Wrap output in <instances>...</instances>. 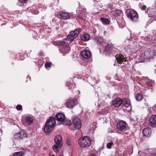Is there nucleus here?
Segmentation results:
<instances>
[{
    "instance_id": "f257e3e1",
    "label": "nucleus",
    "mask_w": 156,
    "mask_h": 156,
    "mask_svg": "<svg viewBox=\"0 0 156 156\" xmlns=\"http://www.w3.org/2000/svg\"><path fill=\"white\" fill-rule=\"evenodd\" d=\"M79 33L78 29H76L74 31H71L67 37L63 41L59 42V49L60 53L62 54L68 53L70 51V48L68 44L73 41L76 38Z\"/></svg>"
},
{
    "instance_id": "f03ea898",
    "label": "nucleus",
    "mask_w": 156,
    "mask_h": 156,
    "mask_svg": "<svg viewBox=\"0 0 156 156\" xmlns=\"http://www.w3.org/2000/svg\"><path fill=\"white\" fill-rule=\"evenodd\" d=\"M117 128L119 133L122 134H127L129 132V129L126 123L123 121H119L117 124Z\"/></svg>"
},
{
    "instance_id": "7ed1b4c3",
    "label": "nucleus",
    "mask_w": 156,
    "mask_h": 156,
    "mask_svg": "<svg viewBox=\"0 0 156 156\" xmlns=\"http://www.w3.org/2000/svg\"><path fill=\"white\" fill-rule=\"evenodd\" d=\"M78 145L82 147H87L90 146L91 141L90 138L87 136L80 138L78 140Z\"/></svg>"
},
{
    "instance_id": "20e7f679",
    "label": "nucleus",
    "mask_w": 156,
    "mask_h": 156,
    "mask_svg": "<svg viewBox=\"0 0 156 156\" xmlns=\"http://www.w3.org/2000/svg\"><path fill=\"white\" fill-rule=\"evenodd\" d=\"M127 16L130 18L131 21L134 22H136L138 18V15L137 12L133 10L129 11Z\"/></svg>"
},
{
    "instance_id": "39448f33",
    "label": "nucleus",
    "mask_w": 156,
    "mask_h": 156,
    "mask_svg": "<svg viewBox=\"0 0 156 156\" xmlns=\"http://www.w3.org/2000/svg\"><path fill=\"white\" fill-rule=\"evenodd\" d=\"M86 14V10L85 9L80 8L78 12V18L81 20L85 19V17Z\"/></svg>"
},
{
    "instance_id": "423d86ee",
    "label": "nucleus",
    "mask_w": 156,
    "mask_h": 156,
    "mask_svg": "<svg viewBox=\"0 0 156 156\" xmlns=\"http://www.w3.org/2000/svg\"><path fill=\"white\" fill-rule=\"evenodd\" d=\"M73 123L74 125L75 128L77 129H80L81 126V123L80 119L77 117H75L73 119Z\"/></svg>"
},
{
    "instance_id": "0eeeda50",
    "label": "nucleus",
    "mask_w": 156,
    "mask_h": 156,
    "mask_svg": "<svg viewBox=\"0 0 156 156\" xmlns=\"http://www.w3.org/2000/svg\"><path fill=\"white\" fill-rule=\"evenodd\" d=\"M58 18L64 20H66L70 17V15L68 12H60L58 15Z\"/></svg>"
},
{
    "instance_id": "6e6552de",
    "label": "nucleus",
    "mask_w": 156,
    "mask_h": 156,
    "mask_svg": "<svg viewBox=\"0 0 156 156\" xmlns=\"http://www.w3.org/2000/svg\"><path fill=\"white\" fill-rule=\"evenodd\" d=\"M123 102V100L120 98L114 99L112 101V105L115 107H118L120 106Z\"/></svg>"
},
{
    "instance_id": "1a4fd4ad",
    "label": "nucleus",
    "mask_w": 156,
    "mask_h": 156,
    "mask_svg": "<svg viewBox=\"0 0 156 156\" xmlns=\"http://www.w3.org/2000/svg\"><path fill=\"white\" fill-rule=\"evenodd\" d=\"M14 137L16 139L21 140L23 138L27 137V135L24 132L21 131L15 134L14 135Z\"/></svg>"
},
{
    "instance_id": "9d476101",
    "label": "nucleus",
    "mask_w": 156,
    "mask_h": 156,
    "mask_svg": "<svg viewBox=\"0 0 156 156\" xmlns=\"http://www.w3.org/2000/svg\"><path fill=\"white\" fill-rule=\"evenodd\" d=\"M82 56L84 58L88 59L91 56V53L90 51L87 50H84L81 52Z\"/></svg>"
},
{
    "instance_id": "9b49d317",
    "label": "nucleus",
    "mask_w": 156,
    "mask_h": 156,
    "mask_svg": "<svg viewBox=\"0 0 156 156\" xmlns=\"http://www.w3.org/2000/svg\"><path fill=\"white\" fill-rule=\"evenodd\" d=\"M149 124L152 127H156V115L151 116L149 119Z\"/></svg>"
},
{
    "instance_id": "f8f14e48",
    "label": "nucleus",
    "mask_w": 156,
    "mask_h": 156,
    "mask_svg": "<svg viewBox=\"0 0 156 156\" xmlns=\"http://www.w3.org/2000/svg\"><path fill=\"white\" fill-rule=\"evenodd\" d=\"M55 119L53 117H51L49 119L45 124V125L52 126L54 127L55 126Z\"/></svg>"
},
{
    "instance_id": "ddd939ff",
    "label": "nucleus",
    "mask_w": 156,
    "mask_h": 156,
    "mask_svg": "<svg viewBox=\"0 0 156 156\" xmlns=\"http://www.w3.org/2000/svg\"><path fill=\"white\" fill-rule=\"evenodd\" d=\"M54 141L55 144L62 145V138L61 135H58L55 136Z\"/></svg>"
},
{
    "instance_id": "4468645a",
    "label": "nucleus",
    "mask_w": 156,
    "mask_h": 156,
    "mask_svg": "<svg viewBox=\"0 0 156 156\" xmlns=\"http://www.w3.org/2000/svg\"><path fill=\"white\" fill-rule=\"evenodd\" d=\"M65 116L62 113H58L55 116L56 119L58 121L62 122L65 120Z\"/></svg>"
},
{
    "instance_id": "2eb2a0df",
    "label": "nucleus",
    "mask_w": 156,
    "mask_h": 156,
    "mask_svg": "<svg viewBox=\"0 0 156 156\" xmlns=\"http://www.w3.org/2000/svg\"><path fill=\"white\" fill-rule=\"evenodd\" d=\"M75 105V101L72 99H69L67 101L66 105L69 108H73Z\"/></svg>"
},
{
    "instance_id": "dca6fc26",
    "label": "nucleus",
    "mask_w": 156,
    "mask_h": 156,
    "mask_svg": "<svg viewBox=\"0 0 156 156\" xmlns=\"http://www.w3.org/2000/svg\"><path fill=\"white\" fill-rule=\"evenodd\" d=\"M151 133V130L148 128H146L144 129L143 131V133L144 136H149Z\"/></svg>"
},
{
    "instance_id": "f3484780",
    "label": "nucleus",
    "mask_w": 156,
    "mask_h": 156,
    "mask_svg": "<svg viewBox=\"0 0 156 156\" xmlns=\"http://www.w3.org/2000/svg\"><path fill=\"white\" fill-rule=\"evenodd\" d=\"M116 60L117 62L120 64L126 60L123 55H119V56L116 57Z\"/></svg>"
},
{
    "instance_id": "a211bd4d",
    "label": "nucleus",
    "mask_w": 156,
    "mask_h": 156,
    "mask_svg": "<svg viewBox=\"0 0 156 156\" xmlns=\"http://www.w3.org/2000/svg\"><path fill=\"white\" fill-rule=\"evenodd\" d=\"M62 145L55 144L52 147V148L54 152L58 153L60 150Z\"/></svg>"
},
{
    "instance_id": "6ab92c4d",
    "label": "nucleus",
    "mask_w": 156,
    "mask_h": 156,
    "mask_svg": "<svg viewBox=\"0 0 156 156\" xmlns=\"http://www.w3.org/2000/svg\"><path fill=\"white\" fill-rule=\"evenodd\" d=\"M81 39L83 41H87L89 40L90 38V35L87 33H84L83 35H82L80 36Z\"/></svg>"
},
{
    "instance_id": "aec40b11",
    "label": "nucleus",
    "mask_w": 156,
    "mask_h": 156,
    "mask_svg": "<svg viewBox=\"0 0 156 156\" xmlns=\"http://www.w3.org/2000/svg\"><path fill=\"white\" fill-rule=\"evenodd\" d=\"M54 127L45 125L44 128V131L46 133H49L54 129Z\"/></svg>"
},
{
    "instance_id": "412c9836",
    "label": "nucleus",
    "mask_w": 156,
    "mask_h": 156,
    "mask_svg": "<svg viewBox=\"0 0 156 156\" xmlns=\"http://www.w3.org/2000/svg\"><path fill=\"white\" fill-rule=\"evenodd\" d=\"M26 122L27 124L30 125L33 122V118L30 116L26 117L25 118Z\"/></svg>"
},
{
    "instance_id": "4be33fe9",
    "label": "nucleus",
    "mask_w": 156,
    "mask_h": 156,
    "mask_svg": "<svg viewBox=\"0 0 156 156\" xmlns=\"http://www.w3.org/2000/svg\"><path fill=\"white\" fill-rule=\"evenodd\" d=\"M122 14V11L120 10H116L113 12V15L115 17L120 15Z\"/></svg>"
},
{
    "instance_id": "5701e85b",
    "label": "nucleus",
    "mask_w": 156,
    "mask_h": 156,
    "mask_svg": "<svg viewBox=\"0 0 156 156\" xmlns=\"http://www.w3.org/2000/svg\"><path fill=\"white\" fill-rule=\"evenodd\" d=\"M123 104L126 108H128L130 105V102L129 100H125L123 101Z\"/></svg>"
},
{
    "instance_id": "b1692460",
    "label": "nucleus",
    "mask_w": 156,
    "mask_h": 156,
    "mask_svg": "<svg viewBox=\"0 0 156 156\" xmlns=\"http://www.w3.org/2000/svg\"><path fill=\"white\" fill-rule=\"evenodd\" d=\"M100 19L103 24H108L109 23L110 21L108 19H106L104 18H101Z\"/></svg>"
},
{
    "instance_id": "393cba45",
    "label": "nucleus",
    "mask_w": 156,
    "mask_h": 156,
    "mask_svg": "<svg viewBox=\"0 0 156 156\" xmlns=\"http://www.w3.org/2000/svg\"><path fill=\"white\" fill-rule=\"evenodd\" d=\"M24 155V153L23 151H19L13 154V156H23Z\"/></svg>"
},
{
    "instance_id": "a878e982",
    "label": "nucleus",
    "mask_w": 156,
    "mask_h": 156,
    "mask_svg": "<svg viewBox=\"0 0 156 156\" xmlns=\"http://www.w3.org/2000/svg\"><path fill=\"white\" fill-rule=\"evenodd\" d=\"M142 98V95L140 94H137L136 96V99L137 100L140 101L141 100Z\"/></svg>"
},
{
    "instance_id": "bb28decb",
    "label": "nucleus",
    "mask_w": 156,
    "mask_h": 156,
    "mask_svg": "<svg viewBox=\"0 0 156 156\" xmlns=\"http://www.w3.org/2000/svg\"><path fill=\"white\" fill-rule=\"evenodd\" d=\"M146 84L148 86V87L150 88L152 86L153 84V83L152 82V81L151 80H148L147 81Z\"/></svg>"
},
{
    "instance_id": "cd10ccee",
    "label": "nucleus",
    "mask_w": 156,
    "mask_h": 156,
    "mask_svg": "<svg viewBox=\"0 0 156 156\" xmlns=\"http://www.w3.org/2000/svg\"><path fill=\"white\" fill-rule=\"evenodd\" d=\"M114 145V144L112 142H110L107 144L106 147L108 148L111 149V147L113 146Z\"/></svg>"
},
{
    "instance_id": "c85d7f7f",
    "label": "nucleus",
    "mask_w": 156,
    "mask_h": 156,
    "mask_svg": "<svg viewBox=\"0 0 156 156\" xmlns=\"http://www.w3.org/2000/svg\"><path fill=\"white\" fill-rule=\"evenodd\" d=\"M51 64L49 62H47L45 64V66L46 68L50 67Z\"/></svg>"
},
{
    "instance_id": "c756f323",
    "label": "nucleus",
    "mask_w": 156,
    "mask_h": 156,
    "mask_svg": "<svg viewBox=\"0 0 156 156\" xmlns=\"http://www.w3.org/2000/svg\"><path fill=\"white\" fill-rule=\"evenodd\" d=\"M66 144L68 146H70L71 145V142L70 140L69 139H68L67 140V141L66 142Z\"/></svg>"
},
{
    "instance_id": "7c9ffc66",
    "label": "nucleus",
    "mask_w": 156,
    "mask_h": 156,
    "mask_svg": "<svg viewBox=\"0 0 156 156\" xmlns=\"http://www.w3.org/2000/svg\"><path fill=\"white\" fill-rule=\"evenodd\" d=\"M16 108L18 110H20L22 108V106L21 105H18L16 107Z\"/></svg>"
},
{
    "instance_id": "2f4dec72",
    "label": "nucleus",
    "mask_w": 156,
    "mask_h": 156,
    "mask_svg": "<svg viewBox=\"0 0 156 156\" xmlns=\"http://www.w3.org/2000/svg\"><path fill=\"white\" fill-rule=\"evenodd\" d=\"M65 123L66 124L69 126L71 124V121L69 120H66Z\"/></svg>"
},
{
    "instance_id": "473e14b6",
    "label": "nucleus",
    "mask_w": 156,
    "mask_h": 156,
    "mask_svg": "<svg viewBox=\"0 0 156 156\" xmlns=\"http://www.w3.org/2000/svg\"><path fill=\"white\" fill-rule=\"evenodd\" d=\"M28 0H19L20 2L22 3H26Z\"/></svg>"
},
{
    "instance_id": "72a5a7b5",
    "label": "nucleus",
    "mask_w": 156,
    "mask_h": 156,
    "mask_svg": "<svg viewBox=\"0 0 156 156\" xmlns=\"http://www.w3.org/2000/svg\"><path fill=\"white\" fill-rule=\"evenodd\" d=\"M146 9V7L145 5H143L141 7V9L142 10H145Z\"/></svg>"
},
{
    "instance_id": "f704fd0d",
    "label": "nucleus",
    "mask_w": 156,
    "mask_h": 156,
    "mask_svg": "<svg viewBox=\"0 0 156 156\" xmlns=\"http://www.w3.org/2000/svg\"><path fill=\"white\" fill-rule=\"evenodd\" d=\"M32 12L35 14H37L38 13V12L37 11V10H35V11H34V12H33V11H32Z\"/></svg>"
},
{
    "instance_id": "c9c22d12",
    "label": "nucleus",
    "mask_w": 156,
    "mask_h": 156,
    "mask_svg": "<svg viewBox=\"0 0 156 156\" xmlns=\"http://www.w3.org/2000/svg\"><path fill=\"white\" fill-rule=\"evenodd\" d=\"M90 156H97L96 154H92Z\"/></svg>"
},
{
    "instance_id": "e433bc0d",
    "label": "nucleus",
    "mask_w": 156,
    "mask_h": 156,
    "mask_svg": "<svg viewBox=\"0 0 156 156\" xmlns=\"http://www.w3.org/2000/svg\"><path fill=\"white\" fill-rule=\"evenodd\" d=\"M70 84V83L68 82H67L66 83V84L68 86H69Z\"/></svg>"
},
{
    "instance_id": "4c0bfd02",
    "label": "nucleus",
    "mask_w": 156,
    "mask_h": 156,
    "mask_svg": "<svg viewBox=\"0 0 156 156\" xmlns=\"http://www.w3.org/2000/svg\"><path fill=\"white\" fill-rule=\"evenodd\" d=\"M152 156H156V154H154L152 155Z\"/></svg>"
},
{
    "instance_id": "58836bf2",
    "label": "nucleus",
    "mask_w": 156,
    "mask_h": 156,
    "mask_svg": "<svg viewBox=\"0 0 156 156\" xmlns=\"http://www.w3.org/2000/svg\"><path fill=\"white\" fill-rule=\"evenodd\" d=\"M59 156H63V154H61L59 155Z\"/></svg>"
},
{
    "instance_id": "ea45409f",
    "label": "nucleus",
    "mask_w": 156,
    "mask_h": 156,
    "mask_svg": "<svg viewBox=\"0 0 156 156\" xmlns=\"http://www.w3.org/2000/svg\"><path fill=\"white\" fill-rule=\"evenodd\" d=\"M51 156H55V155L54 154H52L51 155Z\"/></svg>"
},
{
    "instance_id": "a19ab883",
    "label": "nucleus",
    "mask_w": 156,
    "mask_h": 156,
    "mask_svg": "<svg viewBox=\"0 0 156 156\" xmlns=\"http://www.w3.org/2000/svg\"><path fill=\"white\" fill-rule=\"evenodd\" d=\"M149 9H147L148 12V11H149Z\"/></svg>"
},
{
    "instance_id": "79ce46f5",
    "label": "nucleus",
    "mask_w": 156,
    "mask_h": 156,
    "mask_svg": "<svg viewBox=\"0 0 156 156\" xmlns=\"http://www.w3.org/2000/svg\"><path fill=\"white\" fill-rule=\"evenodd\" d=\"M114 66H115V64H114Z\"/></svg>"
}]
</instances>
